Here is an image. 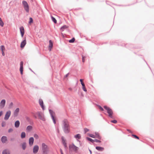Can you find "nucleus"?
I'll return each mask as SVG.
<instances>
[{
    "mask_svg": "<svg viewBox=\"0 0 154 154\" xmlns=\"http://www.w3.org/2000/svg\"><path fill=\"white\" fill-rule=\"evenodd\" d=\"M26 44V39L24 40L21 42L20 44V47L21 48H23Z\"/></svg>",
    "mask_w": 154,
    "mask_h": 154,
    "instance_id": "a211bd4d",
    "label": "nucleus"
},
{
    "mask_svg": "<svg viewBox=\"0 0 154 154\" xmlns=\"http://www.w3.org/2000/svg\"><path fill=\"white\" fill-rule=\"evenodd\" d=\"M51 18L52 19V21L55 23H57V20L55 19V18L54 17H53L51 16Z\"/></svg>",
    "mask_w": 154,
    "mask_h": 154,
    "instance_id": "c85d7f7f",
    "label": "nucleus"
},
{
    "mask_svg": "<svg viewBox=\"0 0 154 154\" xmlns=\"http://www.w3.org/2000/svg\"><path fill=\"white\" fill-rule=\"evenodd\" d=\"M99 109L101 111H103L104 109H103V108L102 107L100 106H99Z\"/></svg>",
    "mask_w": 154,
    "mask_h": 154,
    "instance_id": "49530a36",
    "label": "nucleus"
},
{
    "mask_svg": "<svg viewBox=\"0 0 154 154\" xmlns=\"http://www.w3.org/2000/svg\"><path fill=\"white\" fill-rule=\"evenodd\" d=\"M94 141L96 143H100L101 142V141L100 140H98L97 139H95V140H94Z\"/></svg>",
    "mask_w": 154,
    "mask_h": 154,
    "instance_id": "37998d69",
    "label": "nucleus"
},
{
    "mask_svg": "<svg viewBox=\"0 0 154 154\" xmlns=\"http://www.w3.org/2000/svg\"><path fill=\"white\" fill-rule=\"evenodd\" d=\"M22 148L23 150H24L26 147V142H24L22 144Z\"/></svg>",
    "mask_w": 154,
    "mask_h": 154,
    "instance_id": "a878e982",
    "label": "nucleus"
},
{
    "mask_svg": "<svg viewBox=\"0 0 154 154\" xmlns=\"http://www.w3.org/2000/svg\"><path fill=\"white\" fill-rule=\"evenodd\" d=\"M2 113L3 112L2 111H0V117L2 115Z\"/></svg>",
    "mask_w": 154,
    "mask_h": 154,
    "instance_id": "3c124183",
    "label": "nucleus"
},
{
    "mask_svg": "<svg viewBox=\"0 0 154 154\" xmlns=\"http://www.w3.org/2000/svg\"><path fill=\"white\" fill-rule=\"evenodd\" d=\"M95 138H97L99 139H101V137L99 135L98 133L97 132H95Z\"/></svg>",
    "mask_w": 154,
    "mask_h": 154,
    "instance_id": "412c9836",
    "label": "nucleus"
},
{
    "mask_svg": "<svg viewBox=\"0 0 154 154\" xmlns=\"http://www.w3.org/2000/svg\"><path fill=\"white\" fill-rule=\"evenodd\" d=\"M29 69L31 71H32V70L30 69V68H29Z\"/></svg>",
    "mask_w": 154,
    "mask_h": 154,
    "instance_id": "13d9d810",
    "label": "nucleus"
},
{
    "mask_svg": "<svg viewBox=\"0 0 154 154\" xmlns=\"http://www.w3.org/2000/svg\"><path fill=\"white\" fill-rule=\"evenodd\" d=\"M60 152L61 154H63V151L61 149H60Z\"/></svg>",
    "mask_w": 154,
    "mask_h": 154,
    "instance_id": "603ef678",
    "label": "nucleus"
},
{
    "mask_svg": "<svg viewBox=\"0 0 154 154\" xmlns=\"http://www.w3.org/2000/svg\"><path fill=\"white\" fill-rule=\"evenodd\" d=\"M4 23L1 18L0 17V26L1 27H3L4 26Z\"/></svg>",
    "mask_w": 154,
    "mask_h": 154,
    "instance_id": "c756f323",
    "label": "nucleus"
},
{
    "mask_svg": "<svg viewBox=\"0 0 154 154\" xmlns=\"http://www.w3.org/2000/svg\"><path fill=\"white\" fill-rule=\"evenodd\" d=\"M49 112L51 116V118L53 121V122L55 124L56 123V121L55 119L54 116L53 114L54 113V112L51 109H49Z\"/></svg>",
    "mask_w": 154,
    "mask_h": 154,
    "instance_id": "6e6552de",
    "label": "nucleus"
},
{
    "mask_svg": "<svg viewBox=\"0 0 154 154\" xmlns=\"http://www.w3.org/2000/svg\"><path fill=\"white\" fill-rule=\"evenodd\" d=\"M2 55L3 56H4L5 54V53L4 52V51H2Z\"/></svg>",
    "mask_w": 154,
    "mask_h": 154,
    "instance_id": "864d4df0",
    "label": "nucleus"
},
{
    "mask_svg": "<svg viewBox=\"0 0 154 154\" xmlns=\"http://www.w3.org/2000/svg\"><path fill=\"white\" fill-rule=\"evenodd\" d=\"M39 150V146L38 145H35L34 146L33 149V152L34 154L36 153Z\"/></svg>",
    "mask_w": 154,
    "mask_h": 154,
    "instance_id": "1a4fd4ad",
    "label": "nucleus"
},
{
    "mask_svg": "<svg viewBox=\"0 0 154 154\" xmlns=\"http://www.w3.org/2000/svg\"><path fill=\"white\" fill-rule=\"evenodd\" d=\"M96 149L100 151H102L104 150V148L100 146H96Z\"/></svg>",
    "mask_w": 154,
    "mask_h": 154,
    "instance_id": "5701e85b",
    "label": "nucleus"
},
{
    "mask_svg": "<svg viewBox=\"0 0 154 154\" xmlns=\"http://www.w3.org/2000/svg\"><path fill=\"white\" fill-rule=\"evenodd\" d=\"M13 105V103H12V102L9 105V108H11L12 107V106Z\"/></svg>",
    "mask_w": 154,
    "mask_h": 154,
    "instance_id": "c03bdc74",
    "label": "nucleus"
},
{
    "mask_svg": "<svg viewBox=\"0 0 154 154\" xmlns=\"http://www.w3.org/2000/svg\"><path fill=\"white\" fill-rule=\"evenodd\" d=\"M22 4L25 10L27 12H29V6L27 2L25 1H23Z\"/></svg>",
    "mask_w": 154,
    "mask_h": 154,
    "instance_id": "39448f33",
    "label": "nucleus"
},
{
    "mask_svg": "<svg viewBox=\"0 0 154 154\" xmlns=\"http://www.w3.org/2000/svg\"><path fill=\"white\" fill-rule=\"evenodd\" d=\"M111 122H112L113 123L115 124V123H117V121L116 120H113L111 121Z\"/></svg>",
    "mask_w": 154,
    "mask_h": 154,
    "instance_id": "79ce46f5",
    "label": "nucleus"
},
{
    "mask_svg": "<svg viewBox=\"0 0 154 154\" xmlns=\"http://www.w3.org/2000/svg\"><path fill=\"white\" fill-rule=\"evenodd\" d=\"M84 131H85V132L86 133V132H88L89 131V130L88 129L85 128L84 129Z\"/></svg>",
    "mask_w": 154,
    "mask_h": 154,
    "instance_id": "de8ad7c7",
    "label": "nucleus"
},
{
    "mask_svg": "<svg viewBox=\"0 0 154 154\" xmlns=\"http://www.w3.org/2000/svg\"><path fill=\"white\" fill-rule=\"evenodd\" d=\"M33 116L35 119L37 118V116H38V117L39 119H41L43 121H45V119L44 117V115L41 112H37L35 113H33Z\"/></svg>",
    "mask_w": 154,
    "mask_h": 154,
    "instance_id": "f03ea898",
    "label": "nucleus"
},
{
    "mask_svg": "<svg viewBox=\"0 0 154 154\" xmlns=\"http://www.w3.org/2000/svg\"><path fill=\"white\" fill-rule=\"evenodd\" d=\"M0 49L2 51H4L5 49V47L3 45H2L0 47Z\"/></svg>",
    "mask_w": 154,
    "mask_h": 154,
    "instance_id": "473e14b6",
    "label": "nucleus"
},
{
    "mask_svg": "<svg viewBox=\"0 0 154 154\" xmlns=\"http://www.w3.org/2000/svg\"><path fill=\"white\" fill-rule=\"evenodd\" d=\"M42 151L43 154H47L48 152V149L47 145L43 143L42 144Z\"/></svg>",
    "mask_w": 154,
    "mask_h": 154,
    "instance_id": "7ed1b4c3",
    "label": "nucleus"
},
{
    "mask_svg": "<svg viewBox=\"0 0 154 154\" xmlns=\"http://www.w3.org/2000/svg\"><path fill=\"white\" fill-rule=\"evenodd\" d=\"M69 90H72V89L70 88H69Z\"/></svg>",
    "mask_w": 154,
    "mask_h": 154,
    "instance_id": "4d7b16f0",
    "label": "nucleus"
},
{
    "mask_svg": "<svg viewBox=\"0 0 154 154\" xmlns=\"http://www.w3.org/2000/svg\"><path fill=\"white\" fill-rule=\"evenodd\" d=\"M49 48L50 51L51 50V48L53 47V42L51 40H50L49 41Z\"/></svg>",
    "mask_w": 154,
    "mask_h": 154,
    "instance_id": "6ab92c4d",
    "label": "nucleus"
},
{
    "mask_svg": "<svg viewBox=\"0 0 154 154\" xmlns=\"http://www.w3.org/2000/svg\"><path fill=\"white\" fill-rule=\"evenodd\" d=\"M103 107L107 110V112L109 116L112 119H113V117L112 115L113 112L112 109L106 106H104Z\"/></svg>",
    "mask_w": 154,
    "mask_h": 154,
    "instance_id": "20e7f679",
    "label": "nucleus"
},
{
    "mask_svg": "<svg viewBox=\"0 0 154 154\" xmlns=\"http://www.w3.org/2000/svg\"><path fill=\"white\" fill-rule=\"evenodd\" d=\"M23 61H21L20 62V73L21 75L23 74Z\"/></svg>",
    "mask_w": 154,
    "mask_h": 154,
    "instance_id": "9b49d317",
    "label": "nucleus"
},
{
    "mask_svg": "<svg viewBox=\"0 0 154 154\" xmlns=\"http://www.w3.org/2000/svg\"><path fill=\"white\" fill-rule=\"evenodd\" d=\"M26 119L28 122H30L31 121V119L30 118L28 117H26Z\"/></svg>",
    "mask_w": 154,
    "mask_h": 154,
    "instance_id": "e433bc0d",
    "label": "nucleus"
},
{
    "mask_svg": "<svg viewBox=\"0 0 154 154\" xmlns=\"http://www.w3.org/2000/svg\"><path fill=\"white\" fill-rule=\"evenodd\" d=\"M82 88L84 91L85 92H86L87 91V89L85 88V85H84L83 86H82Z\"/></svg>",
    "mask_w": 154,
    "mask_h": 154,
    "instance_id": "72a5a7b5",
    "label": "nucleus"
},
{
    "mask_svg": "<svg viewBox=\"0 0 154 154\" xmlns=\"http://www.w3.org/2000/svg\"><path fill=\"white\" fill-rule=\"evenodd\" d=\"M132 136L134 137L136 139H139V137L138 136H136L135 135L132 134Z\"/></svg>",
    "mask_w": 154,
    "mask_h": 154,
    "instance_id": "58836bf2",
    "label": "nucleus"
},
{
    "mask_svg": "<svg viewBox=\"0 0 154 154\" xmlns=\"http://www.w3.org/2000/svg\"><path fill=\"white\" fill-rule=\"evenodd\" d=\"M11 114V111L10 110L7 111L5 114L4 119L5 120H7L9 119Z\"/></svg>",
    "mask_w": 154,
    "mask_h": 154,
    "instance_id": "0eeeda50",
    "label": "nucleus"
},
{
    "mask_svg": "<svg viewBox=\"0 0 154 154\" xmlns=\"http://www.w3.org/2000/svg\"><path fill=\"white\" fill-rule=\"evenodd\" d=\"M89 151L90 152V153L91 154L92 152H91V150H90V149H89Z\"/></svg>",
    "mask_w": 154,
    "mask_h": 154,
    "instance_id": "6e6d98bb",
    "label": "nucleus"
},
{
    "mask_svg": "<svg viewBox=\"0 0 154 154\" xmlns=\"http://www.w3.org/2000/svg\"><path fill=\"white\" fill-rule=\"evenodd\" d=\"M62 128L63 131L65 134H68L70 131V127L68 120L64 119L62 122Z\"/></svg>",
    "mask_w": 154,
    "mask_h": 154,
    "instance_id": "f257e3e1",
    "label": "nucleus"
},
{
    "mask_svg": "<svg viewBox=\"0 0 154 154\" xmlns=\"http://www.w3.org/2000/svg\"><path fill=\"white\" fill-rule=\"evenodd\" d=\"M89 136L90 137H92V138H95V136L93 134H90Z\"/></svg>",
    "mask_w": 154,
    "mask_h": 154,
    "instance_id": "a19ab883",
    "label": "nucleus"
},
{
    "mask_svg": "<svg viewBox=\"0 0 154 154\" xmlns=\"http://www.w3.org/2000/svg\"><path fill=\"white\" fill-rule=\"evenodd\" d=\"M34 137L36 139H38V136L36 134H34Z\"/></svg>",
    "mask_w": 154,
    "mask_h": 154,
    "instance_id": "4c0bfd02",
    "label": "nucleus"
},
{
    "mask_svg": "<svg viewBox=\"0 0 154 154\" xmlns=\"http://www.w3.org/2000/svg\"><path fill=\"white\" fill-rule=\"evenodd\" d=\"M13 131V129L12 128H11L8 130V132L9 133H10V132L12 131Z\"/></svg>",
    "mask_w": 154,
    "mask_h": 154,
    "instance_id": "a18cd8bd",
    "label": "nucleus"
},
{
    "mask_svg": "<svg viewBox=\"0 0 154 154\" xmlns=\"http://www.w3.org/2000/svg\"><path fill=\"white\" fill-rule=\"evenodd\" d=\"M2 154H10L9 151L8 149H5L2 152Z\"/></svg>",
    "mask_w": 154,
    "mask_h": 154,
    "instance_id": "4be33fe9",
    "label": "nucleus"
},
{
    "mask_svg": "<svg viewBox=\"0 0 154 154\" xmlns=\"http://www.w3.org/2000/svg\"><path fill=\"white\" fill-rule=\"evenodd\" d=\"M86 139L88 140L89 141L91 142H92V143H93V142H94V140L92 139L91 138H89L88 137H87Z\"/></svg>",
    "mask_w": 154,
    "mask_h": 154,
    "instance_id": "7c9ffc66",
    "label": "nucleus"
},
{
    "mask_svg": "<svg viewBox=\"0 0 154 154\" xmlns=\"http://www.w3.org/2000/svg\"><path fill=\"white\" fill-rule=\"evenodd\" d=\"M74 137L76 139H80L81 138V136L80 134H78L74 136Z\"/></svg>",
    "mask_w": 154,
    "mask_h": 154,
    "instance_id": "393cba45",
    "label": "nucleus"
},
{
    "mask_svg": "<svg viewBox=\"0 0 154 154\" xmlns=\"http://www.w3.org/2000/svg\"><path fill=\"white\" fill-rule=\"evenodd\" d=\"M69 149L70 150L72 149L75 152H76L78 151L79 148L75 146L74 144H72V145H70L69 146Z\"/></svg>",
    "mask_w": 154,
    "mask_h": 154,
    "instance_id": "423d86ee",
    "label": "nucleus"
},
{
    "mask_svg": "<svg viewBox=\"0 0 154 154\" xmlns=\"http://www.w3.org/2000/svg\"><path fill=\"white\" fill-rule=\"evenodd\" d=\"M39 103L42 109L43 110H44L45 107L43 105V102L42 100L41 99H40L39 100Z\"/></svg>",
    "mask_w": 154,
    "mask_h": 154,
    "instance_id": "ddd939ff",
    "label": "nucleus"
},
{
    "mask_svg": "<svg viewBox=\"0 0 154 154\" xmlns=\"http://www.w3.org/2000/svg\"><path fill=\"white\" fill-rule=\"evenodd\" d=\"M32 128V127L31 125H29L26 128V130L28 131H31Z\"/></svg>",
    "mask_w": 154,
    "mask_h": 154,
    "instance_id": "b1692460",
    "label": "nucleus"
},
{
    "mask_svg": "<svg viewBox=\"0 0 154 154\" xmlns=\"http://www.w3.org/2000/svg\"><path fill=\"white\" fill-rule=\"evenodd\" d=\"M1 140L3 143H5L7 141V137L6 136H3L1 139Z\"/></svg>",
    "mask_w": 154,
    "mask_h": 154,
    "instance_id": "f3484780",
    "label": "nucleus"
},
{
    "mask_svg": "<svg viewBox=\"0 0 154 154\" xmlns=\"http://www.w3.org/2000/svg\"><path fill=\"white\" fill-rule=\"evenodd\" d=\"M6 125V123L4 121H2V127H4Z\"/></svg>",
    "mask_w": 154,
    "mask_h": 154,
    "instance_id": "f704fd0d",
    "label": "nucleus"
},
{
    "mask_svg": "<svg viewBox=\"0 0 154 154\" xmlns=\"http://www.w3.org/2000/svg\"><path fill=\"white\" fill-rule=\"evenodd\" d=\"M67 28V26L66 25H64L61 27L60 28V29L62 31H63L64 30Z\"/></svg>",
    "mask_w": 154,
    "mask_h": 154,
    "instance_id": "cd10ccee",
    "label": "nucleus"
},
{
    "mask_svg": "<svg viewBox=\"0 0 154 154\" xmlns=\"http://www.w3.org/2000/svg\"><path fill=\"white\" fill-rule=\"evenodd\" d=\"M26 137V133L25 132H22L21 134V138L23 139L24 138Z\"/></svg>",
    "mask_w": 154,
    "mask_h": 154,
    "instance_id": "bb28decb",
    "label": "nucleus"
},
{
    "mask_svg": "<svg viewBox=\"0 0 154 154\" xmlns=\"http://www.w3.org/2000/svg\"><path fill=\"white\" fill-rule=\"evenodd\" d=\"M85 58V57L82 56V62H84V61H85V60H84Z\"/></svg>",
    "mask_w": 154,
    "mask_h": 154,
    "instance_id": "8fccbe9b",
    "label": "nucleus"
},
{
    "mask_svg": "<svg viewBox=\"0 0 154 154\" xmlns=\"http://www.w3.org/2000/svg\"><path fill=\"white\" fill-rule=\"evenodd\" d=\"M20 31L22 37H23L24 33V28L23 26H21L20 28Z\"/></svg>",
    "mask_w": 154,
    "mask_h": 154,
    "instance_id": "4468645a",
    "label": "nucleus"
},
{
    "mask_svg": "<svg viewBox=\"0 0 154 154\" xmlns=\"http://www.w3.org/2000/svg\"><path fill=\"white\" fill-rule=\"evenodd\" d=\"M75 40V38H73L69 40V42L71 43H73L74 42Z\"/></svg>",
    "mask_w": 154,
    "mask_h": 154,
    "instance_id": "2f4dec72",
    "label": "nucleus"
},
{
    "mask_svg": "<svg viewBox=\"0 0 154 154\" xmlns=\"http://www.w3.org/2000/svg\"><path fill=\"white\" fill-rule=\"evenodd\" d=\"M80 81L81 82V83L82 85V86H83L84 85H85L84 83L83 82V79H80Z\"/></svg>",
    "mask_w": 154,
    "mask_h": 154,
    "instance_id": "c9c22d12",
    "label": "nucleus"
},
{
    "mask_svg": "<svg viewBox=\"0 0 154 154\" xmlns=\"http://www.w3.org/2000/svg\"><path fill=\"white\" fill-rule=\"evenodd\" d=\"M33 22V20L32 19L31 17H30L29 18V23H32Z\"/></svg>",
    "mask_w": 154,
    "mask_h": 154,
    "instance_id": "ea45409f",
    "label": "nucleus"
},
{
    "mask_svg": "<svg viewBox=\"0 0 154 154\" xmlns=\"http://www.w3.org/2000/svg\"><path fill=\"white\" fill-rule=\"evenodd\" d=\"M34 139L33 137H30L29 140V146H32L34 143Z\"/></svg>",
    "mask_w": 154,
    "mask_h": 154,
    "instance_id": "9d476101",
    "label": "nucleus"
},
{
    "mask_svg": "<svg viewBox=\"0 0 154 154\" xmlns=\"http://www.w3.org/2000/svg\"><path fill=\"white\" fill-rule=\"evenodd\" d=\"M61 140L62 141V142L63 145H64V147L65 148H66L67 147L66 143L65 142V140L64 137L63 136H62L61 137Z\"/></svg>",
    "mask_w": 154,
    "mask_h": 154,
    "instance_id": "dca6fc26",
    "label": "nucleus"
},
{
    "mask_svg": "<svg viewBox=\"0 0 154 154\" xmlns=\"http://www.w3.org/2000/svg\"><path fill=\"white\" fill-rule=\"evenodd\" d=\"M6 101L5 99L2 100L0 102V107L2 108H3L5 105Z\"/></svg>",
    "mask_w": 154,
    "mask_h": 154,
    "instance_id": "2eb2a0df",
    "label": "nucleus"
},
{
    "mask_svg": "<svg viewBox=\"0 0 154 154\" xmlns=\"http://www.w3.org/2000/svg\"><path fill=\"white\" fill-rule=\"evenodd\" d=\"M20 122L19 120L16 121L14 124L15 127L16 128H18L20 126Z\"/></svg>",
    "mask_w": 154,
    "mask_h": 154,
    "instance_id": "aec40b11",
    "label": "nucleus"
},
{
    "mask_svg": "<svg viewBox=\"0 0 154 154\" xmlns=\"http://www.w3.org/2000/svg\"><path fill=\"white\" fill-rule=\"evenodd\" d=\"M20 109L19 108H17L16 109L14 110V117H16L17 116L18 113L19 112Z\"/></svg>",
    "mask_w": 154,
    "mask_h": 154,
    "instance_id": "f8f14e48",
    "label": "nucleus"
},
{
    "mask_svg": "<svg viewBox=\"0 0 154 154\" xmlns=\"http://www.w3.org/2000/svg\"><path fill=\"white\" fill-rule=\"evenodd\" d=\"M127 131H128V132L130 133H131V131L130 130H127Z\"/></svg>",
    "mask_w": 154,
    "mask_h": 154,
    "instance_id": "5fc2aeb1",
    "label": "nucleus"
},
{
    "mask_svg": "<svg viewBox=\"0 0 154 154\" xmlns=\"http://www.w3.org/2000/svg\"><path fill=\"white\" fill-rule=\"evenodd\" d=\"M69 73H68L64 77V78H65L66 77H67V76H68L69 75Z\"/></svg>",
    "mask_w": 154,
    "mask_h": 154,
    "instance_id": "09e8293b",
    "label": "nucleus"
}]
</instances>
